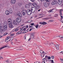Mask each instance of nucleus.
Returning a JSON list of instances; mask_svg holds the SVG:
<instances>
[{
    "instance_id": "nucleus-12",
    "label": "nucleus",
    "mask_w": 63,
    "mask_h": 63,
    "mask_svg": "<svg viewBox=\"0 0 63 63\" xmlns=\"http://www.w3.org/2000/svg\"><path fill=\"white\" fill-rule=\"evenodd\" d=\"M31 38L32 39L34 38V34L33 33H32L30 35Z\"/></svg>"
},
{
    "instance_id": "nucleus-48",
    "label": "nucleus",
    "mask_w": 63,
    "mask_h": 63,
    "mask_svg": "<svg viewBox=\"0 0 63 63\" xmlns=\"http://www.w3.org/2000/svg\"><path fill=\"white\" fill-rule=\"evenodd\" d=\"M46 2H50V0H45Z\"/></svg>"
},
{
    "instance_id": "nucleus-6",
    "label": "nucleus",
    "mask_w": 63,
    "mask_h": 63,
    "mask_svg": "<svg viewBox=\"0 0 63 63\" xmlns=\"http://www.w3.org/2000/svg\"><path fill=\"white\" fill-rule=\"evenodd\" d=\"M43 5L45 7H47V4L46 2L44 1L43 2Z\"/></svg>"
},
{
    "instance_id": "nucleus-14",
    "label": "nucleus",
    "mask_w": 63,
    "mask_h": 63,
    "mask_svg": "<svg viewBox=\"0 0 63 63\" xmlns=\"http://www.w3.org/2000/svg\"><path fill=\"white\" fill-rule=\"evenodd\" d=\"M55 46L56 48H57V50H58L59 49V46L58 45H55Z\"/></svg>"
},
{
    "instance_id": "nucleus-61",
    "label": "nucleus",
    "mask_w": 63,
    "mask_h": 63,
    "mask_svg": "<svg viewBox=\"0 0 63 63\" xmlns=\"http://www.w3.org/2000/svg\"><path fill=\"white\" fill-rule=\"evenodd\" d=\"M31 40V38H30L29 39L28 41H30Z\"/></svg>"
},
{
    "instance_id": "nucleus-25",
    "label": "nucleus",
    "mask_w": 63,
    "mask_h": 63,
    "mask_svg": "<svg viewBox=\"0 0 63 63\" xmlns=\"http://www.w3.org/2000/svg\"><path fill=\"white\" fill-rule=\"evenodd\" d=\"M45 56V54H44L43 53H42L41 54V56L42 57H44Z\"/></svg>"
},
{
    "instance_id": "nucleus-46",
    "label": "nucleus",
    "mask_w": 63,
    "mask_h": 63,
    "mask_svg": "<svg viewBox=\"0 0 63 63\" xmlns=\"http://www.w3.org/2000/svg\"><path fill=\"white\" fill-rule=\"evenodd\" d=\"M25 14L24 12H23L22 13V14L23 15V16H24V15H25Z\"/></svg>"
},
{
    "instance_id": "nucleus-10",
    "label": "nucleus",
    "mask_w": 63,
    "mask_h": 63,
    "mask_svg": "<svg viewBox=\"0 0 63 63\" xmlns=\"http://www.w3.org/2000/svg\"><path fill=\"white\" fill-rule=\"evenodd\" d=\"M4 30H6L7 29V26H4L3 27Z\"/></svg>"
},
{
    "instance_id": "nucleus-41",
    "label": "nucleus",
    "mask_w": 63,
    "mask_h": 63,
    "mask_svg": "<svg viewBox=\"0 0 63 63\" xmlns=\"http://www.w3.org/2000/svg\"><path fill=\"white\" fill-rule=\"evenodd\" d=\"M36 28V29H37L38 28V25L37 24V25H36L35 26Z\"/></svg>"
},
{
    "instance_id": "nucleus-1",
    "label": "nucleus",
    "mask_w": 63,
    "mask_h": 63,
    "mask_svg": "<svg viewBox=\"0 0 63 63\" xmlns=\"http://www.w3.org/2000/svg\"><path fill=\"white\" fill-rule=\"evenodd\" d=\"M16 21L17 22L19 23L21 21V18L20 17H18L16 19Z\"/></svg>"
},
{
    "instance_id": "nucleus-42",
    "label": "nucleus",
    "mask_w": 63,
    "mask_h": 63,
    "mask_svg": "<svg viewBox=\"0 0 63 63\" xmlns=\"http://www.w3.org/2000/svg\"><path fill=\"white\" fill-rule=\"evenodd\" d=\"M59 13L60 15V16H61V15H62V12L61 11H60Z\"/></svg>"
},
{
    "instance_id": "nucleus-8",
    "label": "nucleus",
    "mask_w": 63,
    "mask_h": 63,
    "mask_svg": "<svg viewBox=\"0 0 63 63\" xmlns=\"http://www.w3.org/2000/svg\"><path fill=\"white\" fill-rule=\"evenodd\" d=\"M23 29V31H25L27 30V28H28V26L27 25Z\"/></svg>"
},
{
    "instance_id": "nucleus-27",
    "label": "nucleus",
    "mask_w": 63,
    "mask_h": 63,
    "mask_svg": "<svg viewBox=\"0 0 63 63\" xmlns=\"http://www.w3.org/2000/svg\"><path fill=\"white\" fill-rule=\"evenodd\" d=\"M32 21H32V20H29L28 22H29V23H30L31 22H32Z\"/></svg>"
},
{
    "instance_id": "nucleus-13",
    "label": "nucleus",
    "mask_w": 63,
    "mask_h": 63,
    "mask_svg": "<svg viewBox=\"0 0 63 63\" xmlns=\"http://www.w3.org/2000/svg\"><path fill=\"white\" fill-rule=\"evenodd\" d=\"M8 47L7 46H3L2 47H1L0 48V50L2 49H3L4 48H5V47Z\"/></svg>"
},
{
    "instance_id": "nucleus-54",
    "label": "nucleus",
    "mask_w": 63,
    "mask_h": 63,
    "mask_svg": "<svg viewBox=\"0 0 63 63\" xmlns=\"http://www.w3.org/2000/svg\"><path fill=\"white\" fill-rule=\"evenodd\" d=\"M24 39H25V40L26 39V36L25 35L24 36Z\"/></svg>"
},
{
    "instance_id": "nucleus-21",
    "label": "nucleus",
    "mask_w": 63,
    "mask_h": 63,
    "mask_svg": "<svg viewBox=\"0 0 63 63\" xmlns=\"http://www.w3.org/2000/svg\"><path fill=\"white\" fill-rule=\"evenodd\" d=\"M28 30H29V29H27V30H26L25 31H24L23 32V33H27V32H28Z\"/></svg>"
},
{
    "instance_id": "nucleus-17",
    "label": "nucleus",
    "mask_w": 63,
    "mask_h": 63,
    "mask_svg": "<svg viewBox=\"0 0 63 63\" xmlns=\"http://www.w3.org/2000/svg\"><path fill=\"white\" fill-rule=\"evenodd\" d=\"M46 45H47V46H50L51 45V43L50 42H48V43L46 44Z\"/></svg>"
},
{
    "instance_id": "nucleus-15",
    "label": "nucleus",
    "mask_w": 63,
    "mask_h": 63,
    "mask_svg": "<svg viewBox=\"0 0 63 63\" xmlns=\"http://www.w3.org/2000/svg\"><path fill=\"white\" fill-rule=\"evenodd\" d=\"M31 13H32V12H31V10L29 12L27 13V14L28 15H31Z\"/></svg>"
},
{
    "instance_id": "nucleus-32",
    "label": "nucleus",
    "mask_w": 63,
    "mask_h": 63,
    "mask_svg": "<svg viewBox=\"0 0 63 63\" xmlns=\"http://www.w3.org/2000/svg\"><path fill=\"white\" fill-rule=\"evenodd\" d=\"M17 15L18 16H21V13H18Z\"/></svg>"
},
{
    "instance_id": "nucleus-45",
    "label": "nucleus",
    "mask_w": 63,
    "mask_h": 63,
    "mask_svg": "<svg viewBox=\"0 0 63 63\" xmlns=\"http://www.w3.org/2000/svg\"><path fill=\"white\" fill-rule=\"evenodd\" d=\"M40 53H42V52H43V51L42 50H40Z\"/></svg>"
},
{
    "instance_id": "nucleus-16",
    "label": "nucleus",
    "mask_w": 63,
    "mask_h": 63,
    "mask_svg": "<svg viewBox=\"0 0 63 63\" xmlns=\"http://www.w3.org/2000/svg\"><path fill=\"white\" fill-rule=\"evenodd\" d=\"M9 13L10 14H12L13 13V11H12V9H9Z\"/></svg>"
},
{
    "instance_id": "nucleus-4",
    "label": "nucleus",
    "mask_w": 63,
    "mask_h": 63,
    "mask_svg": "<svg viewBox=\"0 0 63 63\" xmlns=\"http://www.w3.org/2000/svg\"><path fill=\"white\" fill-rule=\"evenodd\" d=\"M57 4V2L56 0L53 1L51 2V4L52 5H55V4Z\"/></svg>"
},
{
    "instance_id": "nucleus-26",
    "label": "nucleus",
    "mask_w": 63,
    "mask_h": 63,
    "mask_svg": "<svg viewBox=\"0 0 63 63\" xmlns=\"http://www.w3.org/2000/svg\"><path fill=\"white\" fill-rule=\"evenodd\" d=\"M35 7H36V9H39L40 8L39 6L38 5H37V6Z\"/></svg>"
},
{
    "instance_id": "nucleus-30",
    "label": "nucleus",
    "mask_w": 63,
    "mask_h": 63,
    "mask_svg": "<svg viewBox=\"0 0 63 63\" xmlns=\"http://www.w3.org/2000/svg\"><path fill=\"white\" fill-rule=\"evenodd\" d=\"M59 37L60 38H61V39H63V36H62L61 35L59 36Z\"/></svg>"
},
{
    "instance_id": "nucleus-60",
    "label": "nucleus",
    "mask_w": 63,
    "mask_h": 63,
    "mask_svg": "<svg viewBox=\"0 0 63 63\" xmlns=\"http://www.w3.org/2000/svg\"><path fill=\"white\" fill-rule=\"evenodd\" d=\"M3 37V36H2V35H0V38H2Z\"/></svg>"
},
{
    "instance_id": "nucleus-43",
    "label": "nucleus",
    "mask_w": 63,
    "mask_h": 63,
    "mask_svg": "<svg viewBox=\"0 0 63 63\" xmlns=\"http://www.w3.org/2000/svg\"><path fill=\"white\" fill-rule=\"evenodd\" d=\"M7 34H8L7 33H5L3 34V35L5 36V35H7Z\"/></svg>"
},
{
    "instance_id": "nucleus-63",
    "label": "nucleus",
    "mask_w": 63,
    "mask_h": 63,
    "mask_svg": "<svg viewBox=\"0 0 63 63\" xmlns=\"http://www.w3.org/2000/svg\"><path fill=\"white\" fill-rule=\"evenodd\" d=\"M42 63H45V62H42Z\"/></svg>"
},
{
    "instance_id": "nucleus-36",
    "label": "nucleus",
    "mask_w": 63,
    "mask_h": 63,
    "mask_svg": "<svg viewBox=\"0 0 63 63\" xmlns=\"http://www.w3.org/2000/svg\"><path fill=\"white\" fill-rule=\"evenodd\" d=\"M53 10L52 9H50L49 11H48V12L49 13V12H51Z\"/></svg>"
},
{
    "instance_id": "nucleus-52",
    "label": "nucleus",
    "mask_w": 63,
    "mask_h": 63,
    "mask_svg": "<svg viewBox=\"0 0 63 63\" xmlns=\"http://www.w3.org/2000/svg\"><path fill=\"white\" fill-rule=\"evenodd\" d=\"M0 31L1 32H3V30L2 29H0Z\"/></svg>"
},
{
    "instance_id": "nucleus-37",
    "label": "nucleus",
    "mask_w": 63,
    "mask_h": 63,
    "mask_svg": "<svg viewBox=\"0 0 63 63\" xmlns=\"http://www.w3.org/2000/svg\"><path fill=\"white\" fill-rule=\"evenodd\" d=\"M23 29L22 28V29H20V31H21V32H22L23 31Z\"/></svg>"
},
{
    "instance_id": "nucleus-29",
    "label": "nucleus",
    "mask_w": 63,
    "mask_h": 63,
    "mask_svg": "<svg viewBox=\"0 0 63 63\" xmlns=\"http://www.w3.org/2000/svg\"><path fill=\"white\" fill-rule=\"evenodd\" d=\"M45 19L46 20H47V19H50V17L46 18H45Z\"/></svg>"
},
{
    "instance_id": "nucleus-18",
    "label": "nucleus",
    "mask_w": 63,
    "mask_h": 63,
    "mask_svg": "<svg viewBox=\"0 0 63 63\" xmlns=\"http://www.w3.org/2000/svg\"><path fill=\"white\" fill-rule=\"evenodd\" d=\"M30 7V6H29V5L28 4H26L25 5V7L26 8H27V9H28L29 8V7Z\"/></svg>"
},
{
    "instance_id": "nucleus-56",
    "label": "nucleus",
    "mask_w": 63,
    "mask_h": 63,
    "mask_svg": "<svg viewBox=\"0 0 63 63\" xmlns=\"http://www.w3.org/2000/svg\"><path fill=\"white\" fill-rule=\"evenodd\" d=\"M61 11H63V9H61L60 10V12H61Z\"/></svg>"
},
{
    "instance_id": "nucleus-11",
    "label": "nucleus",
    "mask_w": 63,
    "mask_h": 63,
    "mask_svg": "<svg viewBox=\"0 0 63 63\" xmlns=\"http://www.w3.org/2000/svg\"><path fill=\"white\" fill-rule=\"evenodd\" d=\"M10 14V12L8 10H7L5 12V14L6 15H9Z\"/></svg>"
},
{
    "instance_id": "nucleus-31",
    "label": "nucleus",
    "mask_w": 63,
    "mask_h": 63,
    "mask_svg": "<svg viewBox=\"0 0 63 63\" xmlns=\"http://www.w3.org/2000/svg\"><path fill=\"white\" fill-rule=\"evenodd\" d=\"M21 33V32H17V33H16V34H20Z\"/></svg>"
},
{
    "instance_id": "nucleus-59",
    "label": "nucleus",
    "mask_w": 63,
    "mask_h": 63,
    "mask_svg": "<svg viewBox=\"0 0 63 63\" xmlns=\"http://www.w3.org/2000/svg\"><path fill=\"white\" fill-rule=\"evenodd\" d=\"M60 53H62V54H63V51H62L61 52H60Z\"/></svg>"
},
{
    "instance_id": "nucleus-58",
    "label": "nucleus",
    "mask_w": 63,
    "mask_h": 63,
    "mask_svg": "<svg viewBox=\"0 0 63 63\" xmlns=\"http://www.w3.org/2000/svg\"><path fill=\"white\" fill-rule=\"evenodd\" d=\"M51 63H53V60H51Z\"/></svg>"
},
{
    "instance_id": "nucleus-33",
    "label": "nucleus",
    "mask_w": 63,
    "mask_h": 63,
    "mask_svg": "<svg viewBox=\"0 0 63 63\" xmlns=\"http://www.w3.org/2000/svg\"><path fill=\"white\" fill-rule=\"evenodd\" d=\"M50 59H51V58L50 56L48 57L47 58V59H48V60H50Z\"/></svg>"
},
{
    "instance_id": "nucleus-47",
    "label": "nucleus",
    "mask_w": 63,
    "mask_h": 63,
    "mask_svg": "<svg viewBox=\"0 0 63 63\" xmlns=\"http://www.w3.org/2000/svg\"><path fill=\"white\" fill-rule=\"evenodd\" d=\"M61 20H62V18H63V16H61Z\"/></svg>"
},
{
    "instance_id": "nucleus-22",
    "label": "nucleus",
    "mask_w": 63,
    "mask_h": 63,
    "mask_svg": "<svg viewBox=\"0 0 63 63\" xmlns=\"http://www.w3.org/2000/svg\"><path fill=\"white\" fill-rule=\"evenodd\" d=\"M33 5L34 6V7H36V6L38 5H37V4L36 3H35L34 4H33Z\"/></svg>"
},
{
    "instance_id": "nucleus-19",
    "label": "nucleus",
    "mask_w": 63,
    "mask_h": 63,
    "mask_svg": "<svg viewBox=\"0 0 63 63\" xmlns=\"http://www.w3.org/2000/svg\"><path fill=\"white\" fill-rule=\"evenodd\" d=\"M19 29L18 28H16V29L14 30V31H18Z\"/></svg>"
},
{
    "instance_id": "nucleus-53",
    "label": "nucleus",
    "mask_w": 63,
    "mask_h": 63,
    "mask_svg": "<svg viewBox=\"0 0 63 63\" xmlns=\"http://www.w3.org/2000/svg\"><path fill=\"white\" fill-rule=\"evenodd\" d=\"M48 56L47 55H46L45 57V58H48Z\"/></svg>"
},
{
    "instance_id": "nucleus-64",
    "label": "nucleus",
    "mask_w": 63,
    "mask_h": 63,
    "mask_svg": "<svg viewBox=\"0 0 63 63\" xmlns=\"http://www.w3.org/2000/svg\"><path fill=\"white\" fill-rule=\"evenodd\" d=\"M39 15L40 16H42V14H39Z\"/></svg>"
},
{
    "instance_id": "nucleus-20",
    "label": "nucleus",
    "mask_w": 63,
    "mask_h": 63,
    "mask_svg": "<svg viewBox=\"0 0 63 63\" xmlns=\"http://www.w3.org/2000/svg\"><path fill=\"white\" fill-rule=\"evenodd\" d=\"M8 22H12V19L11 18H9L8 20Z\"/></svg>"
},
{
    "instance_id": "nucleus-44",
    "label": "nucleus",
    "mask_w": 63,
    "mask_h": 63,
    "mask_svg": "<svg viewBox=\"0 0 63 63\" xmlns=\"http://www.w3.org/2000/svg\"><path fill=\"white\" fill-rule=\"evenodd\" d=\"M31 11V10H28L27 11V13H28V12H29L30 11Z\"/></svg>"
},
{
    "instance_id": "nucleus-34",
    "label": "nucleus",
    "mask_w": 63,
    "mask_h": 63,
    "mask_svg": "<svg viewBox=\"0 0 63 63\" xmlns=\"http://www.w3.org/2000/svg\"><path fill=\"white\" fill-rule=\"evenodd\" d=\"M62 63H63V59H60Z\"/></svg>"
},
{
    "instance_id": "nucleus-49",
    "label": "nucleus",
    "mask_w": 63,
    "mask_h": 63,
    "mask_svg": "<svg viewBox=\"0 0 63 63\" xmlns=\"http://www.w3.org/2000/svg\"><path fill=\"white\" fill-rule=\"evenodd\" d=\"M14 33L11 34L10 35V36H14Z\"/></svg>"
},
{
    "instance_id": "nucleus-35",
    "label": "nucleus",
    "mask_w": 63,
    "mask_h": 63,
    "mask_svg": "<svg viewBox=\"0 0 63 63\" xmlns=\"http://www.w3.org/2000/svg\"><path fill=\"white\" fill-rule=\"evenodd\" d=\"M49 22H53V20H49Z\"/></svg>"
},
{
    "instance_id": "nucleus-51",
    "label": "nucleus",
    "mask_w": 63,
    "mask_h": 63,
    "mask_svg": "<svg viewBox=\"0 0 63 63\" xmlns=\"http://www.w3.org/2000/svg\"><path fill=\"white\" fill-rule=\"evenodd\" d=\"M32 2H34V0H30Z\"/></svg>"
},
{
    "instance_id": "nucleus-9",
    "label": "nucleus",
    "mask_w": 63,
    "mask_h": 63,
    "mask_svg": "<svg viewBox=\"0 0 63 63\" xmlns=\"http://www.w3.org/2000/svg\"><path fill=\"white\" fill-rule=\"evenodd\" d=\"M39 24H41L42 25H46L47 24V23L45 22H40Z\"/></svg>"
},
{
    "instance_id": "nucleus-7",
    "label": "nucleus",
    "mask_w": 63,
    "mask_h": 63,
    "mask_svg": "<svg viewBox=\"0 0 63 63\" xmlns=\"http://www.w3.org/2000/svg\"><path fill=\"white\" fill-rule=\"evenodd\" d=\"M16 2V0H11V3H12V4H14Z\"/></svg>"
},
{
    "instance_id": "nucleus-3",
    "label": "nucleus",
    "mask_w": 63,
    "mask_h": 63,
    "mask_svg": "<svg viewBox=\"0 0 63 63\" xmlns=\"http://www.w3.org/2000/svg\"><path fill=\"white\" fill-rule=\"evenodd\" d=\"M8 24L9 25V27L10 28H13V23H10L9 24V23H8Z\"/></svg>"
},
{
    "instance_id": "nucleus-57",
    "label": "nucleus",
    "mask_w": 63,
    "mask_h": 63,
    "mask_svg": "<svg viewBox=\"0 0 63 63\" xmlns=\"http://www.w3.org/2000/svg\"><path fill=\"white\" fill-rule=\"evenodd\" d=\"M51 44L52 45H54V43H53L51 42Z\"/></svg>"
},
{
    "instance_id": "nucleus-40",
    "label": "nucleus",
    "mask_w": 63,
    "mask_h": 63,
    "mask_svg": "<svg viewBox=\"0 0 63 63\" xmlns=\"http://www.w3.org/2000/svg\"><path fill=\"white\" fill-rule=\"evenodd\" d=\"M43 53V54H44V55H45V54H47V53H46V52H44V51H43V53Z\"/></svg>"
},
{
    "instance_id": "nucleus-24",
    "label": "nucleus",
    "mask_w": 63,
    "mask_h": 63,
    "mask_svg": "<svg viewBox=\"0 0 63 63\" xmlns=\"http://www.w3.org/2000/svg\"><path fill=\"white\" fill-rule=\"evenodd\" d=\"M11 38L10 36L7 37L6 38L5 40H8V39H9Z\"/></svg>"
},
{
    "instance_id": "nucleus-38",
    "label": "nucleus",
    "mask_w": 63,
    "mask_h": 63,
    "mask_svg": "<svg viewBox=\"0 0 63 63\" xmlns=\"http://www.w3.org/2000/svg\"><path fill=\"white\" fill-rule=\"evenodd\" d=\"M42 60L43 61V62H45V61L46 60V59H45V58H44V59H42Z\"/></svg>"
},
{
    "instance_id": "nucleus-5",
    "label": "nucleus",
    "mask_w": 63,
    "mask_h": 63,
    "mask_svg": "<svg viewBox=\"0 0 63 63\" xmlns=\"http://www.w3.org/2000/svg\"><path fill=\"white\" fill-rule=\"evenodd\" d=\"M57 2L59 5H61L62 2V0H57Z\"/></svg>"
},
{
    "instance_id": "nucleus-2",
    "label": "nucleus",
    "mask_w": 63,
    "mask_h": 63,
    "mask_svg": "<svg viewBox=\"0 0 63 63\" xmlns=\"http://www.w3.org/2000/svg\"><path fill=\"white\" fill-rule=\"evenodd\" d=\"M31 12L32 13H34V12H35V10H36V9L35 8L33 7H31Z\"/></svg>"
},
{
    "instance_id": "nucleus-55",
    "label": "nucleus",
    "mask_w": 63,
    "mask_h": 63,
    "mask_svg": "<svg viewBox=\"0 0 63 63\" xmlns=\"http://www.w3.org/2000/svg\"><path fill=\"white\" fill-rule=\"evenodd\" d=\"M34 23H32L31 24V25H34Z\"/></svg>"
},
{
    "instance_id": "nucleus-50",
    "label": "nucleus",
    "mask_w": 63,
    "mask_h": 63,
    "mask_svg": "<svg viewBox=\"0 0 63 63\" xmlns=\"http://www.w3.org/2000/svg\"><path fill=\"white\" fill-rule=\"evenodd\" d=\"M32 4V3H29V5H31Z\"/></svg>"
},
{
    "instance_id": "nucleus-28",
    "label": "nucleus",
    "mask_w": 63,
    "mask_h": 63,
    "mask_svg": "<svg viewBox=\"0 0 63 63\" xmlns=\"http://www.w3.org/2000/svg\"><path fill=\"white\" fill-rule=\"evenodd\" d=\"M23 12H24L25 14H26L27 13V11L26 10H23Z\"/></svg>"
},
{
    "instance_id": "nucleus-23",
    "label": "nucleus",
    "mask_w": 63,
    "mask_h": 63,
    "mask_svg": "<svg viewBox=\"0 0 63 63\" xmlns=\"http://www.w3.org/2000/svg\"><path fill=\"white\" fill-rule=\"evenodd\" d=\"M13 23L14 24V25H17V23H16V21H14L13 22Z\"/></svg>"
},
{
    "instance_id": "nucleus-39",
    "label": "nucleus",
    "mask_w": 63,
    "mask_h": 63,
    "mask_svg": "<svg viewBox=\"0 0 63 63\" xmlns=\"http://www.w3.org/2000/svg\"><path fill=\"white\" fill-rule=\"evenodd\" d=\"M54 56H51V59H54Z\"/></svg>"
},
{
    "instance_id": "nucleus-62",
    "label": "nucleus",
    "mask_w": 63,
    "mask_h": 63,
    "mask_svg": "<svg viewBox=\"0 0 63 63\" xmlns=\"http://www.w3.org/2000/svg\"><path fill=\"white\" fill-rule=\"evenodd\" d=\"M61 22H62L63 23V21H62V20H61Z\"/></svg>"
}]
</instances>
